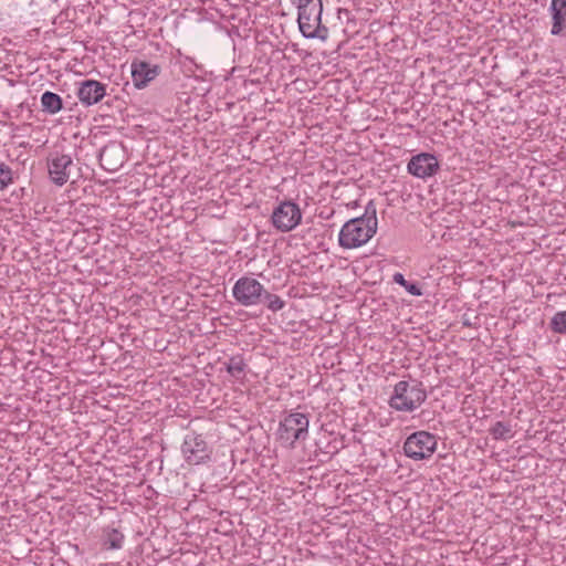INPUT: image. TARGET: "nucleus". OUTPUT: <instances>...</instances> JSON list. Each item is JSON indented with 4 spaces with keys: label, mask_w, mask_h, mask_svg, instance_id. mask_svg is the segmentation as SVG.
<instances>
[{
    "label": "nucleus",
    "mask_w": 566,
    "mask_h": 566,
    "mask_svg": "<svg viewBox=\"0 0 566 566\" xmlns=\"http://www.w3.org/2000/svg\"><path fill=\"white\" fill-rule=\"evenodd\" d=\"M63 108V101L56 93L46 91L41 96V109L48 114H56Z\"/></svg>",
    "instance_id": "obj_13"
},
{
    "label": "nucleus",
    "mask_w": 566,
    "mask_h": 566,
    "mask_svg": "<svg viewBox=\"0 0 566 566\" xmlns=\"http://www.w3.org/2000/svg\"><path fill=\"white\" fill-rule=\"evenodd\" d=\"M377 210L370 200L361 217L344 223L338 234V243L344 249H356L366 244L377 232Z\"/></svg>",
    "instance_id": "obj_1"
},
{
    "label": "nucleus",
    "mask_w": 566,
    "mask_h": 566,
    "mask_svg": "<svg viewBox=\"0 0 566 566\" xmlns=\"http://www.w3.org/2000/svg\"><path fill=\"white\" fill-rule=\"evenodd\" d=\"M549 11L552 13V20H553L551 33L553 35H558L562 33V31L564 30V28L566 25V11H560V10H549Z\"/></svg>",
    "instance_id": "obj_17"
},
{
    "label": "nucleus",
    "mask_w": 566,
    "mask_h": 566,
    "mask_svg": "<svg viewBox=\"0 0 566 566\" xmlns=\"http://www.w3.org/2000/svg\"><path fill=\"white\" fill-rule=\"evenodd\" d=\"M73 166L70 155L59 151L51 153L48 157V170L51 181L56 186H63L70 178L69 168Z\"/></svg>",
    "instance_id": "obj_9"
},
{
    "label": "nucleus",
    "mask_w": 566,
    "mask_h": 566,
    "mask_svg": "<svg viewBox=\"0 0 566 566\" xmlns=\"http://www.w3.org/2000/svg\"><path fill=\"white\" fill-rule=\"evenodd\" d=\"M232 296L238 304L245 307L265 305L270 311L279 312L285 306L279 295L270 293L252 276L240 277L232 287Z\"/></svg>",
    "instance_id": "obj_2"
},
{
    "label": "nucleus",
    "mask_w": 566,
    "mask_h": 566,
    "mask_svg": "<svg viewBox=\"0 0 566 566\" xmlns=\"http://www.w3.org/2000/svg\"><path fill=\"white\" fill-rule=\"evenodd\" d=\"M124 534L114 527H105L103 530V546L107 549H119L123 546Z\"/></svg>",
    "instance_id": "obj_14"
},
{
    "label": "nucleus",
    "mask_w": 566,
    "mask_h": 566,
    "mask_svg": "<svg viewBox=\"0 0 566 566\" xmlns=\"http://www.w3.org/2000/svg\"><path fill=\"white\" fill-rule=\"evenodd\" d=\"M12 181V169L3 163L0 164V191L4 190Z\"/></svg>",
    "instance_id": "obj_19"
},
{
    "label": "nucleus",
    "mask_w": 566,
    "mask_h": 566,
    "mask_svg": "<svg viewBox=\"0 0 566 566\" xmlns=\"http://www.w3.org/2000/svg\"><path fill=\"white\" fill-rule=\"evenodd\" d=\"M438 441L434 434L420 430L411 433L403 442V453L415 460H427L436 452Z\"/></svg>",
    "instance_id": "obj_6"
},
{
    "label": "nucleus",
    "mask_w": 566,
    "mask_h": 566,
    "mask_svg": "<svg viewBox=\"0 0 566 566\" xmlns=\"http://www.w3.org/2000/svg\"><path fill=\"white\" fill-rule=\"evenodd\" d=\"M392 280H394V282H395V283H397V284L401 285L402 287H405V286H406V284H407V282H408V281L405 279L403 274H401V273H399V272H397V273H395V274H394Z\"/></svg>",
    "instance_id": "obj_23"
},
{
    "label": "nucleus",
    "mask_w": 566,
    "mask_h": 566,
    "mask_svg": "<svg viewBox=\"0 0 566 566\" xmlns=\"http://www.w3.org/2000/svg\"><path fill=\"white\" fill-rule=\"evenodd\" d=\"M495 440H507L513 437L512 426L509 422L496 421L489 430Z\"/></svg>",
    "instance_id": "obj_16"
},
{
    "label": "nucleus",
    "mask_w": 566,
    "mask_h": 566,
    "mask_svg": "<svg viewBox=\"0 0 566 566\" xmlns=\"http://www.w3.org/2000/svg\"><path fill=\"white\" fill-rule=\"evenodd\" d=\"M409 294L413 296H421L422 291L418 283L415 282H407L406 286L403 287Z\"/></svg>",
    "instance_id": "obj_21"
},
{
    "label": "nucleus",
    "mask_w": 566,
    "mask_h": 566,
    "mask_svg": "<svg viewBox=\"0 0 566 566\" xmlns=\"http://www.w3.org/2000/svg\"><path fill=\"white\" fill-rule=\"evenodd\" d=\"M292 2L298 10L297 22L303 36L325 40L328 29L322 24V0H292Z\"/></svg>",
    "instance_id": "obj_3"
},
{
    "label": "nucleus",
    "mask_w": 566,
    "mask_h": 566,
    "mask_svg": "<svg viewBox=\"0 0 566 566\" xmlns=\"http://www.w3.org/2000/svg\"><path fill=\"white\" fill-rule=\"evenodd\" d=\"M549 10L566 11V0H552Z\"/></svg>",
    "instance_id": "obj_22"
},
{
    "label": "nucleus",
    "mask_w": 566,
    "mask_h": 566,
    "mask_svg": "<svg viewBox=\"0 0 566 566\" xmlns=\"http://www.w3.org/2000/svg\"><path fill=\"white\" fill-rule=\"evenodd\" d=\"M106 95V85L96 80H85L81 82L77 90V97L85 106L97 104Z\"/></svg>",
    "instance_id": "obj_11"
},
{
    "label": "nucleus",
    "mask_w": 566,
    "mask_h": 566,
    "mask_svg": "<svg viewBox=\"0 0 566 566\" xmlns=\"http://www.w3.org/2000/svg\"><path fill=\"white\" fill-rule=\"evenodd\" d=\"M302 220V211L297 203L286 200L274 208L271 221L273 227L281 232H290L295 229Z\"/></svg>",
    "instance_id": "obj_7"
},
{
    "label": "nucleus",
    "mask_w": 566,
    "mask_h": 566,
    "mask_svg": "<svg viewBox=\"0 0 566 566\" xmlns=\"http://www.w3.org/2000/svg\"><path fill=\"white\" fill-rule=\"evenodd\" d=\"M181 452L189 464H201L210 460L211 450L201 434L189 432L186 434Z\"/></svg>",
    "instance_id": "obj_8"
},
{
    "label": "nucleus",
    "mask_w": 566,
    "mask_h": 566,
    "mask_svg": "<svg viewBox=\"0 0 566 566\" xmlns=\"http://www.w3.org/2000/svg\"><path fill=\"white\" fill-rule=\"evenodd\" d=\"M310 420L305 413L290 412L280 421L277 438L291 449L295 448L298 440H305L308 436Z\"/></svg>",
    "instance_id": "obj_5"
},
{
    "label": "nucleus",
    "mask_w": 566,
    "mask_h": 566,
    "mask_svg": "<svg viewBox=\"0 0 566 566\" xmlns=\"http://www.w3.org/2000/svg\"><path fill=\"white\" fill-rule=\"evenodd\" d=\"M119 149L118 147L116 146H111V147H104L101 151V155H99V160H101V164L102 166L107 169V170H116V167H112L109 165V167L106 166V164H108V158L114 155L115 153H117Z\"/></svg>",
    "instance_id": "obj_20"
},
{
    "label": "nucleus",
    "mask_w": 566,
    "mask_h": 566,
    "mask_svg": "<svg viewBox=\"0 0 566 566\" xmlns=\"http://www.w3.org/2000/svg\"><path fill=\"white\" fill-rule=\"evenodd\" d=\"M439 168L438 158L429 153H420L412 156L407 165L408 172L421 179L432 177L438 172Z\"/></svg>",
    "instance_id": "obj_10"
},
{
    "label": "nucleus",
    "mask_w": 566,
    "mask_h": 566,
    "mask_svg": "<svg viewBox=\"0 0 566 566\" xmlns=\"http://www.w3.org/2000/svg\"><path fill=\"white\" fill-rule=\"evenodd\" d=\"M427 399V391L420 381H398L389 399V406L398 411L411 412Z\"/></svg>",
    "instance_id": "obj_4"
},
{
    "label": "nucleus",
    "mask_w": 566,
    "mask_h": 566,
    "mask_svg": "<svg viewBox=\"0 0 566 566\" xmlns=\"http://www.w3.org/2000/svg\"><path fill=\"white\" fill-rule=\"evenodd\" d=\"M159 72L160 67L157 64L137 60L132 63V77L137 88L147 86L149 82L159 75Z\"/></svg>",
    "instance_id": "obj_12"
},
{
    "label": "nucleus",
    "mask_w": 566,
    "mask_h": 566,
    "mask_svg": "<svg viewBox=\"0 0 566 566\" xmlns=\"http://www.w3.org/2000/svg\"><path fill=\"white\" fill-rule=\"evenodd\" d=\"M549 327L554 333L566 334V311L557 312L552 317Z\"/></svg>",
    "instance_id": "obj_18"
},
{
    "label": "nucleus",
    "mask_w": 566,
    "mask_h": 566,
    "mask_svg": "<svg viewBox=\"0 0 566 566\" xmlns=\"http://www.w3.org/2000/svg\"><path fill=\"white\" fill-rule=\"evenodd\" d=\"M224 367L231 377L239 380L244 377L248 365L243 356L235 355L230 357L229 360L224 363Z\"/></svg>",
    "instance_id": "obj_15"
}]
</instances>
